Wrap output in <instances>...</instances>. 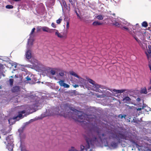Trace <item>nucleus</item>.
I'll use <instances>...</instances> for the list:
<instances>
[{
	"label": "nucleus",
	"mask_w": 151,
	"mask_h": 151,
	"mask_svg": "<svg viewBox=\"0 0 151 151\" xmlns=\"http://www.w3.org/2000/svg\"><path fill=\"white\" fill-rule=\"evenodd\" d=\"M61 114L65 118L71 117L76 121L79 122H85L84 124L86 123L84 120H87L86 117L87 116L84 113H82L81 115H78L76 114L68 111V110L66 112L65 111L63 114L61 113Z\"/></svg>",
	"instance_id": "nucleus-1"
},
{
	"label": "nucleus",
	"mask_w": 151,
	"mask_h": 151,
	"mask_svg": "<svg viewBox=\"0 0 151 151\" xmlns=\"http://www.w3.org/2000/svg\"><path fill=\"white\" fill-rule=\"evenodd\" d=\"M41 29L43 31L47 32L50 33H54L55 30V29H50L46 26L42 27Z\"/></svg>",
	"instance_id": "nucleus-2"
},
{
	"label": "nucleus",
	"mask_w": 151,
	"mask_h": 151,
	"mask_svg": "<svg viewBox=\"0 0 151 151\" xmlns=\"http://www.w3.org/2000/svg\"><path fill=\"white\" fill-rule=\"evenodd\" d=\"M148 49L147 50V52H145L147 58L148 60L149 58H151V45H149L148 46Z\"/></svg>",
	"instance_id": "nucleus-3"
},
{
	"label": "nucleus",
	"mask_w": 151,
	"mask_h": 151,
	"mask_svg": "<svg viewBox=\"0 0 151 151\" xmlns=\"http://www.w3.org/2000/svg\"><path fill=\"white\" fill-rule=\"evenodd\" d=\"M93 90L97 92H100L101 91L99 89V88L101 87V86L97 84H95L93 86Z\"/></svg>",
	"instance_id": "nucleus-4"
},
{
	"label": "nucleus",
	"mask_w": 151,
	"mask_h": 151,
	"mask_svg": "<svg viewBox=\"0 0 151 151\" xmlns=\"http://www.w3.org/2000/svg\"><path fill=\"white\" fill-rule=\"evenodd\" d=\"M101 131H102L100 129H98L96 131L98 137L100 139H101L102 137H104L106 135L105 133H102Z\"/></svg>",
	"instance_id": "nucleus-5"
},
{
	"label": "nucleus",
	"mask_w": 151,
	"mask_h": 151,
	"mask_svg": "<svg viewBox=\"0 0 151 151\" xmlns=\"http://www.w3.org/2000/svg\"><path fill=\"white\" fill-rule=\"evenodd\" d=\"M8 143H13V137L11 135H9L6 138Z\"/></svg>",
	"instance_id": "nucleus-6"
},
{
	"label": "nucleus",
	"mask_w": 151,
	"mask_h": 151,
	"mask_svg": "<svg viewBox=\"0 0 151 151\" xmlns=\"http://www.w3.org/2000/svg\"><path fill=\"white\" fill-rule=\"evenodd\" d=\"M6 148L9 151H12L13 148V143H8L6 145Z\"/></svg>",
	"instance_id": "nucleus-7"
},
{
	"label": "nucleus",
	"mask_w": 151,
	"mask_h": 151,
	"mask_svg": "<svg viewBox=\"0 0 151 151\" xmlns=\"http://www.w3.org/2000/svg\"><path fill=\"white\" fill-rule=\"evenodd\" d=\"M20 90V87L19 86H16L13 87L12 89V92L15 93L19 91Z\"/></svg>",
	"instance_id": "nucleus-8"
},
{
	"label": "nucleus",
	"mask_w": 151,
	"mask_h": 151,
	"mask_svg": "<svg viewBox=\"0 0 151 151\" xmlns=\"http://www.w3.org/2000/svg\"><path fill=\"white\" fill-rule=\"evenodd\" d=\"M109 90L111 92H112V91H113L114 92H116L117 93H122L126 91V89H122L121 90H118L114 89L113 90L109 89Z\"/></svg>",
	"instance_id": "nucleus-9"
},
{
	"label": "nucleus",
	"mask_w": 151,
	"mask_h": 151,
	"mask_svg": "<svg viewBox=\"0 0 151 151\" xmlns=\"http://www.w3.org/2000/svg\"><path fill=\"white\" fill-rule=\"evenodd\" d=\"M26 55L27 59H30L32 57L31 51L29 50H28L26 52Z\"/></svg>",
	"instance_id": "nucleus-10"
},
{
	"label": "nucleus",
	"mask_w": 151,
	"mask_h": 151,
	"mask_svg": "<svg viewBox=\"0 0 151 151\" xmlns=\"http://www.w3.org/2000/svg\"><path fill=\"white\" fill-rule=\"evenodd\" d=\"M124 137V135L123 134H122L121 133H119L117 134H116L115 135V137H113V138H115L116 139H120L119 138L121 139L123 138Z\"/></svg>",
	"instance_id": "nucleus-11"
},
{
	"label": "nucleus",
	"mask_w": 151,
	"mask_h": 151,
	"mask_svg": "<svg viewBox=\"0 0 151 151\" xmlns=\"http://www.w3.org/2000/svg\"><path fill=\"white\" fill-rule=\"evenodd\" d=\"M68 31L67 30H64L63 32H61L62 35V38L65 39L67 38Z\"/></svg>",
	"instance_id": "nucleus-12"
},
{
	"label": "nucleus",
	"mask_w": 151,
	"mask_h": 151,
	"mask_svg": "<svg viewBox=\"0 0 151 151\" xmlns=\"http://www.w3.org/2000/svg\"><path fill=\"white\" fill-rule=\"evenodd\" d=\"M131 100V99L128 96H126L123 99L122 101L124 102V103H128L129 101Z\"/></svg>",
	"instance_id": "nucleus-13"
},
{
	"label": "nucleus",
	"mask_w": 151,
	"mask_h": 151,
	"mask_svg": "<svg viewBox=\"0 0 151 151\" xmlns=\"http://www.w3.org/2000/svg\"><path fill=\"white\" fill-rule=\"evenodd\" d=\"M118 143L114 141L112 142L110 144V146L114 148H116L118 146Z\"/></svg>",
	"instance_id": "nucleus-14"
},
{
	"label": "nucleus",
	"mask_w": 151,
	"mask_h": 151,
	"mask_svg": "<svg viewBox=\"0 0 151 151\" xmlns=\"http://www.w3.org/2000/svg\"><path fill=\"white\" fill-rule=\"evenodd\" d=\"M23 129L22 128L18 130V132L19 133V135L21 139L22 138H24L25 137V135L24 134H23V137H22V134L23 132Z\"/></svg>",
	"instance_id": "nucleus-15"
},
{
	"label": "nucleus",
	"mask_w": 151,
	"mask_h": 151,
	"mask_svg": "<svg viewBox=\"0 0 151 151\" xmlns=\"http://www.w3.org/2000/svg\"><path fill=\"white\" fill-rule=\"evenodd\" d=\"M55 32V35H56L58 37L62 38V34L61 33H59L58 32V30L55 29V32Z\"/></svg>",
	"instance_id": "nucleus-16"
},
{
	"label": "nucleus",
	"mask_w": 151,
	"mask_h": 151,
	"mask_svg": "<svg viewBox=\"0 0 151 151\" xmlns=\"http://www.w3.org/2000/svg\"><path fill=\"white\" fill-rule=\"evenodd\" d=\"M102 24L98 21H94L93 23L92 24L94 26H96L102 25Z\"/></svg>",
	"instance_id": "nucleus-17"
},
{
	"label": "nucleus",
	"mask_w": 151,
	"mask_h": 151,
	"mask_svg": "<svg viewBox=\"0 0 151 151\" xmlns=\"http://www.w3.org/2000/svg\"><path fill=\"white\" fill-rule=\"evenodd\" d=\"M141 93L147 94V92L146 88L144 87L141 90Z\"/></svg>",
	"instance_id": "nucleus-18"
},
{
	"label": "nucleus",
	"mask_w": 151,
	"mask_h": 151,
	"mask_svg": "<svg viewBox=\"0 0 151 151\" xmlns=\"http://www.w3.org/2000/svg\"><path fill=\"white\" fill-rule=\"evenodd\" d=\"M70 73L71 75L72 76H73L77 78H80V77L73 71H70Z\"/></svg>",
	"instance_id": "nucleus-19"
},
{
	"label": "nucleus",
	"mask_w": 151,
	"mask_h": 151,
	"mask_svg": "<svg viewBox=\"0 0 151 151\" xmlns=\"http://www.w3.org/2000/svg\"><path fill=\"white\" fill-rule=\"evenodd\" d=\"M120 28L121 29L123 30H125L127 31H128V30L129 29V28L127 27L126 26H121L120 27Z\"/></svg>",
	"instance_id": "nucleus-20"
},
{
	"label": "nucleus",
	"mask_w": 151,
	"mask_h": 151,
	"mask_svg": "<svg viewBox=\"0 0 151 151\" xmlns=\"http://www.w3.org/2000/svg\"><path fill=\"white\" fill-rule=\"evenodd\" d=\"M142 25V27H147L148 26L147 23L146 21H144L143 22Z\"/></svg>",
	"instance_id": "nucleus-21"
},
{
	"label": "nucleus",
	"mask_w": 151,
	"mask_h": 151,
	"mask_svg": "<svg viewBox=\"0 0 151 151\" xmlns=\"http://www.w3.org/2000/svg\"><path fill=\"white\" fill-rule=\"evenodd\" d=\"M88 81L90 83L92 84L93 85H94L95 84V82L91 79H89V78L88 79Z\"/></svg>",
	"instance_id": "nucleus-22"
},
{
	"label": "nucleus",
	"mask_w": 151,
	"mask_h": 151,
	"mask_svg": "<svg viewBox=\"0 0 151 151\" xmlns=\"http://www.w3.org/2000/svg\"><path fill=\"white\" fill-rule=\"evenodd\" d=\"M113 25H114L115 26L117 27H119L120 28V24L117 22H116L115 23H112Z\"/></svg>",
	"instance_id": "nucleus-23"
},
{
	"label": "nucleus",
	"mask_w": 151,
	"mask_h": 151,
	"mask_svg": "<svg viewBox=\"0 0 151 151\" xmlns=\"http://www.w3.org/2000/svg\"><path fill=\"white\" fill-rule=\"evenodd\" d=\"M96 18L99 20H102L104 18V17L101 15H98L96 17Z\"/></svg>",
	"instance_id": "nucleus-24"
},
{
	"label": "nucleus",
	"mask_w": 151,
	"mask_h": 151,
	"mask_svg": "<svg viewBox=\"0 0 151 151\" xmlns=\"http://www.w3.org/2000/svg\"><path fill=\"white\" fill-rule=\"evenodd\" d=\"M14 80L12 79H10L9 81L10 85L12 86L13 85Z\"/></svg>",
	"instance_id": "nucleus-25"
},
{
	"label": "nucleus",
	"mask_w": 151,
	"mask_h": 151,
	"mask_svg": "<svg viewBox=\"0 0 151 151\" xmlns=\"http://www.w3.org/2000/svg\"><path fill=\"white\" fill-rule=\"evenodd\" d=\"M133 37L139 43L140 42H141L140 40L137 37L136 35H134V36H133Z\"/></svg>",
	"instance_id": "nucleus-26"
},
{
	"label": "nucleus",
	"mask_w": 151,
	"mask_h": 151,
	"mask_svg": "<svg viewBox=\"0 0 151 151\" xmlns=\"http://www.w3.org/2000/svg\"><path fill=\"white\" fill-rule=\"evenodd\" d=\"M133 37V36L134 35V32L132 31H131L130 30V29H129L127 31Z\"/></svg>",
	"instance_id": "nucleus-27"
},
{
	"label": "nucleus",
	"mask_w": 151,
	"mask_h": 151,
	"mask_svg": "<svg viewBox=\"0 0 151 151\" xmlns=\"http://www.w3.org/2000/svg\"><path fill=\"white\" fill-rule=\"evenodd\" d=\"M6 8L7 9H12L13 8V6L12 5H8L6 6Z\"/></svg>",
	"instance_id": "nucleus-28"
},
{
	"label": "nucleus",
	"mask_w": 151,
	"mask_h": 151,
	"mask_svg": "<svg viewBox=\"0 0 151 151\" xmlns=\"http://www.w3.org/2000/svg\"><path fill=\"white\" fill-rule=\"evenodd\" d=\"M58 83L61 86H63L64 85V83H65L64 82V81L62 80H60L58 82Z\"/></svg>",
	"instance_id": "nucleus-29"
},
{
	"label": "nucleus",
	"mask_w": 151,
	"mask_h": 151,
	"mask_svg": "<svg viewBox=\"0 0 151 151\" xmlns=\"http://www.w3.org/2000/svg\"><path fill=\"white\" fill-rule=\"evenodd\" d=\"M69 27V22H68L67 21L66 22V28L65 30H67V31H68V29Z\"/></svg>",
	"instance_id": "nucleus-30"
},
{
	"label": "nucleus",
	"mask_w": 151,
	"mask_h": 151,
	"mask_svg": "<svg viewBox=\"0 0 151 151\" xmlns=\"http://www.w3.org/2000/svg\"><path fill=\"white\" fill-rule=\"evenodd\" d=\"M22 114H21V112L20 111H19L18 112V116L15 118V119H16L17 117H18L19 118L22 117Z\"/></svg>",
	"instance_id": "nucleus-31"
},
{
	"label": "nucleus",
	"mask_w": 151,
	"mask_h": 151,
	"mask_svg": "<svg viewBox=\"0 0 151 151\" xmlns=\"http://www.w3.org/2000/svg\"><path fill=\"white\" fill-rule=\"evenodd\" d=\"M62 20V19L61 18H59L58 20H57L56 23L58 24H60Z\"/></svg>",
	"instance_id": "nucleus-32"
},
{
	"label": "nucleus",
	"mask_w": 151,
	"mask_h": 151,
	"mask_svg": "<svg viewBox=\"0 0 151 151\" xmlns=\"http://www.w3.org/2000/svg\"><path fill=\"white\" fill-rule=\"evenodd\" d=\"M63 86H64V87L67 88H68L70 87V86L69 85L65 83H64V85Z\"/></svg>",
	"instance_id": "nucleus-33"
},
{
	"label": "nucleus",
	"mask_w": 151,
	"mask_h": 151,
	"mask_svg": "<svg viewBox=\"0 0 151 151\" xmlns=\"http://www.w3.org/2000/svg\"><path fill=\"white\" fill-rule=\"evenodd\" d=\"M145 107L144 106H142V108H138V109H137V111H141L142 109H143Z\"/></svg>",
	"instance_id": "nucleus-34"
},
{
	"label": "nucleus",
	"mask_w": 151,
	"mask_h": 151,
	"mask_svg": "<svg viewBox=\"0 0 151 151\" xmlns=\"http://www.w3.org/2000/svg\"><path fill=\"white\" fill-rule=\"evenodd\" d=\"M26 81H30L31 80V78H30L28 76H27V77H26Z\"/></svg>",
	"instance_id": "nucleus-35"
},
{
	"label": "nucleus",
	"mask_w": 151,
	"mask_h": 151,
	"mask_svg": "<svg viewBox=\"0 0 151 151\" xmlns=\"http://www.w3.org/2000/svg\"><path fill=\"white\" fill-rule=\"evenodd\" d=\"M55 73V70H51L50 71V73L52 75H54Z\"/></svg>",
	"instance_id": "nucleus-36"
},
{
	"label": "nucleus",
	"mask_w": 151,
	"mask_h": 151,
	"mask_svg": "<svg viewBox=\"0 0 151 151\" xmlns=\"http://www.w3.org/2000/svg\"><path fill=\"white\" fill-rule=\"evenodd\" d=\"M51 26L53 27L54 28H56V26H55V24L53 22H52L51 24Z\"/></svg>",
	"instance_id": "nucleus-37"
},
{
	"label": "nucleus",
	"mask_w": 151,
	"mask_h": 151,
	"mask_svg": "<svg viewBox=\"0 0 151 151\" xmlns=\"http://www.w3.org/2000/svg\"><path fill=\"white\" fill-rule=\"evenodd\" d=\"M119 116V117H120V116H121V118L122 119L123 117H124V118H125V117L126 116V115H122L121 114H120Z\"/></svg>",
	"instance_id": "nucleus-38"
},
{
	"label": "nucleus",
	"mask_w": 151,
	"mask_h": 151,
	"mask_svg": "<svg viewBox=\"0 0 151 151\" xmlns=\"http://www.w3.org/2000/svg\"><path fill=\"white\" fill-rule=\"evenodd\" d=\"M69 1L72 5L74 4L75 3L72 0H69Z\"/></svg>",
	"instance_id": "nucleus-39"
},
{
	"label": "nucleus",
	"mask_w": 151,
	"mask_h": 151,
	"mask_svg": "<svg viewBox=\"0 0 151 151\" xmlns=\"http://www.w3.org/2000/svg\"><path fill=\"white\" fill-rule=\"evenodd\" d=\"M59 75L61 76H63L64 75V73L63 72H60L59 73Z\"/></svg>",
	"instance_id": "nucleus-40"
},
{
	"label": "nucleus",
	"mask_w": 151,
	"mask_h": 151,
	"mask_svg": "<svg viewBox=\"0 0 151 151\" xmlns=\"http://www.w3.org/2000/svg\"><path fill=\"white\" fill-rule=\"evenodd\" d=\"M79 78L81 79V81L82 82V83H83L85 81H86V80L85 79L82 78L81 77H80Z\"/></svg>",
	"instance_id": "nucleus-41"
},
{
	"label": "nucleus",
	"mask_w": 151,
	"mask_h": 151,
	"mask_svg": "<svg viewBox=\"0 0 151 151\" xmlns=\"http://www.w3.org/2000/svg\"><path fill=\"white\" fill-rule=\"evenodd\" d=\"M35 30V28H33L31 32L30 33V34H32L34 32Z\"/></svg>",
	"instance_id": "nucleus-42"
},
{
	"label": "nucleus",
	"mask_w": 151,
	"mask_h": 151,
	"mask_svg": "<svg viewBox=\"0 0 151 151\" xmlns=\"http://www.w3.org/2000/svg\"><path fill=\"white\" fill-rule=\"evenodd\" d=\"M76 14L77 15V16L80 19H81V17H80V16H79V15L78 14V13L76 11Z\"/></svg>",
	"instance_id": "nucleus-43"
},
{
	"label": "nucleus",
	"mask_w": 151,
	"mask_h": 151,
	"mask_svg": "<svg viewBox=\"0 0 151 151\" xmlns=\"http://www.w3.org/2000/svg\"><path fill=\"white\" fill-rule=\"evenodd\" d=\"M20 112H21V113L22 114H24L25 113L26 111L25 110H23L22 111H20Z\"/></svg>",
	"instance_id": "nucleus-44"
},
{
	"label": "nucleus",
	"mask_w": 151,
	"mask_h": 151,
	"mask_svg": "<svg viewBox=\"0 0 151 151\" xmlns=\"http://www.w3.org/2000/svg\"><path fill=\"white\" fill-rule=\"evenodd\" d=\"M147 89L149 91H151V86L150 87L148 88Z\"/></svg>",
	"instance_id": "nucleus-45"
},
{
	"label": "nucleus",
	"mask_w": 151,
	"mask_h": 151,
	"mask_svg": "<svg viewBox=\"0 0 151 151\" xmlns=\"http://www.w3.org/2000/svg\"><path fill=\"white\" fill-rule=\"evenodd\" d=\"M78 87H79V85H75L73 86V87H75V88Z\"/></svg>",
	"instance_id": "nucleus-46"
},
{
	"label": "nucleus",
	"mask_w": 151,
	"mask_h": 151,
	"mask_svg": "<svg viewBox=\"0 0 151 151\" xmlns=\"http://www.w3.org/2000/svg\"><path fill=\"white\" fill-rule=\"evenodd\" d=\"M141 99H140L139 98H137V101H138V102H139V101H140Z\"/></svg>",
	"instance_id": "nucleus-47"
},
{
	"label": "nucleus",
	"mask_w": 151,
	"mask_h": 151,
	"mask_svg": "<svg viewBox=\"0 0 151 151\" xmlns=\"http://www.w3.org/2000/svg\"><path fill=\"white\" fill-rule=\"evenodd\" d=\"M149 68H150V71L151 72V64H149Z\"/></svg>",
	"instance_id": "nucleus-48"
},
{
	"label": "nucleus",
	"mask_w": 151,
	"mask_h": 151,
	"mask_svg": "<svg viewBox=\"0 0 151 151\" xmlns=\"http://www.w3.org/2000/svg\"><path fill=\"white\" fill-rule=\"evenodd\" d=\"M21 151H26L25 150L23 149L22 148H21Z\"/></svg>",
	"instance_id": "nucleus-49"
},
{
	"label": "nucleus",
	"mask_w": 151,
	"mask_h": 151,
	"mask_svg": "<svg viewBox=\"0 0 151 151\" xmlns=\"http://www.w3.org/2000/svg\"><path fill=\"white\" fill-rule=\"evenodd\" d=\"M15 77L16 78H18V76H17V75H15Z\"/></svg>",
	"instance_id": "nucleus-50"
},
{
	"label": "nucleus",
	"mask_w": 151,
	"mask_h": 151,
	"mask_svg": "<svg viewBox=\"0 0 151 151\" xmlns=\"http://www.w3.org/2000/svg\"><path fill=\"white\" fill-rule=\"evenodd\" d=\"M112 15H113V16H115V14H114V13L112 14Z\"/></svg>",
	"instance_id": "nucleus-51"
},
{
	"label": "nucleus",
	"mask_w": 151,
	"mask_h": 151,
	"mask_svg": "<svg viewBox=\"0 0 151 151\" xmlns=\"http://www.w3.org/2000/svg\"><path fill=\"white\" fill-rule=\"evenodd\" d=\"M6 134H7L6 132L4 133V134L5 135Z\"/></svg>",
	"instance_id": "nucleus-52"
},
{
	"label": "nucleus",
	"mask_w": 151,
	"mask_h": 151,
	"mask_svg": "<svg viewBox=\"0 0 151 151\" xmlns=\"http://www.w3.org/2000/svg\"><path fill=\"white\" fill-rule=\"evenodd\" d=\"M149 84H151V80H150V83Z\"/></svg>",
	"instance_id": "nucleus-53"
},
{
	"label": "nucleus",
	"mask_w": 151,
	"mask_h": 151,
	"mask_svg": "<svg viewBox=\"0 0 151 151\" xmlns=\"http://www.w3.org/2000/svg\"><path fill=\"white\" fill-rule=\"evenodd\" d=\"M4 143H5V144H6V142H4Z\"/></svg>",
	"instance_id": "nucleus-54"
},
{
	"label": "nucleus",
	"mask_w": 151,
	"mask_h": 151,
	"mask_svg": "<svg viewBox=\"0 0 151 151\" xmlns=\"http://www.w3.org/2000/svg\"><path fill=\"white\" fill-rule=\"evenodd\" d=\"M10 77H11L12 78H13V76H11Z\"/></svg>",
	"instance_id": "nucleus-55"
},
{
	"label": "nucleus",
	"mask_w": 151,
	"mask_h": 151,
	"mask_svg": "<svg viewBox=\"0 0 151 151\" xmlns=\"http://www.w3.org/2000/svg\"><path fill=\"white\" fill-rule=\"evenodd\" d=\"M76 110V111H78L77 110Z\"/></svg>",
	"instance_id": "nucleus-56"
},
{
	"label": "nucleus",
	"mask_w": 151,
	"mask_h": 151,
	"mask_svg": "<svg viewBox=\"0 0 151 151\" xmlns=\"http://www.w3.org/2000/svg\"><path fill=\"white\" fill-rule=\"evenodd\" d=\"M65 4H66V3L65 2Z\"/></svg>",
	"instance_id": "nucleus-57"
},
{
	"label": "nucleus",
	"mask_w": 151,
	"mask_h": 151,
	"mask_svg": "<svg viewBox=\"0 0 151 151\" xmlns=\"http://www.w3.org/2000/svg\"><path fill=\"white\" fill-rule=\"evenodd\" d=\"M0 138H1V136H0Z\"/></svg>",
	"instance_id": "nucleus-58"
},
{
	"label": "nucleus",
	"mask_w": 151,
	"mask_h": 151,
	"mask_svg": "<svg viewBox=\"0 0 151 151\" xmlns=\"http://www.w3.org/2000/svg\"><path fill=\"white\" fill-rule=\"evenodd\" d=\"M150 31H151V30H150Z\"/></svg>",
	"instance_id": "nucleus-59"
}]
</instances>
